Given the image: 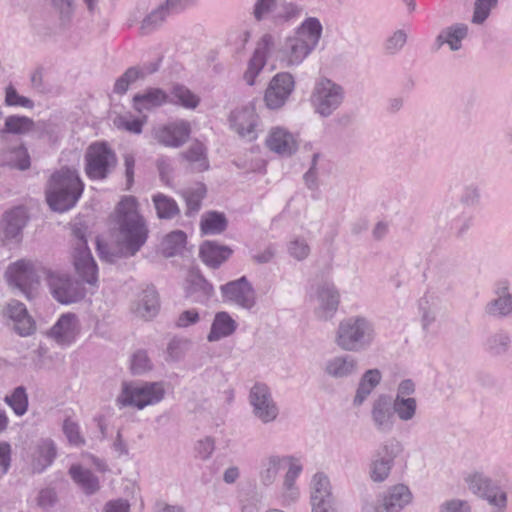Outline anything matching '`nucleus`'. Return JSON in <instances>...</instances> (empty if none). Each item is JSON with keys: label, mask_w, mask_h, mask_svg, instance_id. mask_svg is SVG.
Wrapping results in <instances>:
<instances>
[{"label": "nucleus", "mask_w": 512, "mask_h": 512, "mask_svg": "<svg viewBox=\"0 0 512 512\" xmlns=\"http://www.w3.org/2000/svg\"><path fill=\"white\" fill-rule=\"evenodd\" d=\"M115 221L118 225V251L110 252L105 244L97 241L100 258L109 263L115 262L122 256H134L148 238L146 221L139 213V205L135 197L122 198L116 208Z\"/></svg>", "instance_id": "f257e3e1"}, {"label": "nucleus", "mask_w": 512, "mask_h": 512, "mask_svg": "<svg viewBox=\"0 0 512 512\" xmlns=\"http://www.w3.org/2000/svg\"><path fill=\"white\" fill-rule=\"evenodd\" d=\"M283 469H286V472L280 488V498L281 503L288 506L300 498V489L296 481L303 471V464L299 458L279 454L264 457L260 465L259 479L264 486H271Z\"/></svg>", "instance_id": "f03ea898"}, {"label": "nucleus", "mask_w": 512, "mask_h": 512, "mask_svg": "<svg viewBox=\"0 0 512 512\" xmlns=\"http://www.w3.org/2000/svg\"><path fill=\"white\" fill-rule=\"evenodd\" d=\"M84 185L75 169L63 167L50 178L47 201L50 207L65 212L75 206L82 195Z\"/></svg>", "instance_id": "7ed1b4c3"}, {"label": "nucleus", "mask_w": 512, "mask_h": 512, "mask_svg": "<svg viewBox=\"0 0 512 512\" xmlns=\"http://www.w3.org/2000/svg\"><path fill=\"white\" fill-rule=\"evenodd\" d=\"M376 339L373 322L364 316H350L341 320L335 331V344L346 352L368 350Z\"/></svg>", "instance_id": "20e7f679"}, {"label": "nucleus", "mask_w": 512, "mask_h": 512, "mask_svg": "<svg viewBox=\"0 0 512 512\" xmlns=\"http://www.w3.org/2000/svg\"><path fill=\"white\" fill-rule=\"evenodd\" d=\"M164 396L165 386L163 382H144L142 384L123 382L115 403L120 409L134 407L142 410L147 406L158 404Z\"/></svg>", "instance_id": "39448f33"}, {"label": "nucleus", "mask_w": 512, "mask_h": 512, "mask_svg": "<svg viewBox=\"0 0 512 512\" xmlns=\"http://www.w3.org/2000/svg\"><path fill=\"white\" fill-rule=\"evenodd\" d=\"M414 503V494L404 483H396L381 492L375 502L363 506V512H404Z\"/></svg>", "instance_id": "423d86ee"}, {"label": "nucleus", "mask_w": 512, "mask_h": 512, "mask_svg": "<svg viewBox=\"0 0 512 512\" xmlns=\"http://www.w3.org/2000/svg\"><path fill=\"white\" fill-rule=\"evenodd\" d=\"M345 98L343 87L328 78L316 81L311 93V104L316 113L329 117L336 111Z\"/></svg>", "instance_id": "0eeeda50"}, {"label": "nucleus", "mask_w": 512, "mask_h": 512, "mask_svg": "<svg viewBox=\"0 0 512 512\" xmlns=\"http://www.w3.org/2000/svg\"><path fill=\"white\" fill-rule=\"evenodd\" d=\"M402 453V445L394 439L385 441L372 455L368 465V476L373 483L387 481L395 466V460Z\"/></svg>", "instance_id": "6e6552de"}, {"label": "nucleus", "mask_w": 512, "mask_h": 512, "mask_svg": "<svg viewBox=\"0 0 512 512\" xmlns=\"http://www.w3.org/2000/svg\"><path fill=\"white\" fill-rule=\"evenodd\" d=\"M38 265L36 262L28 259H20L11 263L5 271L7 283L18 289L28 299L33 296V290L38 285Z\"/></svg>", "instance_id": "1a4fd4ad"}, {"label": "nucleus", "mask_w": 512, "mask_h": 512, "mask_svg": "<svg viewBox=\"0 0 512 512\" xmlns=\"http://www.w3.org/2000/svg\"><path fill=\"white\" fill-rule=\"evenodd\" d=\"M116 162L114 152L105 143H93L85 154V173L91 180H103Z\"/></svg>", "instance_id": "9d476101"}, {"label": "nucleus", "mask_w": 512, "mask_h": 512, "mask_svg": "<svg viewBox=\"0 0 512 512\" xmlns=\"http://www.w3.org/2000/svg\"><path fill=\"white\" fill-rule=\"evenodd\" d=\"M416 391V383L412 379H403L398 383L391 401L395 417L400 422L409 423L417 418L419 401Z\"/></svg>", "instance_id": "9b49d317"}, {"label": "nucleus", "mask_w": 512, "mask_h": 512, "mask_svg": "<svg viewBox=\"0 0 512 512\" xmlns=\"http://www.w3.org/2000/svg\"><path fill=\"white\" fill-rule=\"evenodd\" d=\"M310 301L316 317L320 320L331 319L338 309L340 295L332 281H321L311 287Z\"/></svg>", "instance_id": "f8f14e48"}, {"label": "nucleus", "mask_w": 512, "mask_h": 512, "mask_svg": "<svg viewBox=\"0 0 512 512\" xmlns=\"http://www.w3.org/2000/svg\"><path fill=\"white\" fill-rule=\"evenodd\" d=\"M249 403L253 416L263 424L272 423L279 416V407L270 388L264 383H256L251 387Z\"/></svg>", "instance_id": "ddd939ff"}, {"label": "nucleus", "mask_w": 512, "mask_h": 512, "mask_svg": "<svg viewBox=\"0 0 512 512\" xmlns=\"http://www.w3.org/2000/svg\"><path fill=\"white\" fill-rule=\"evenodd\" d=\"M73 265L74 268L88 284H95L98 279V268L91 251L87 246V240L80 229L74 230Z\"/></svg>", "instance_id": "4468645a"}, {"label": "nucleus", "mask_w": 512, "mask_h": 512, "mask_svg": "<svg viewBox=\"0 0 512 512\" xmlns=\"http://www.w3.org/2000/svg\"><path fill=\"white\" fill-rule=\"evenodd\" d=\"M47 284L54 299L62 304L75 303L85 295L82 285L66 274L48 272Z\"/></svg>", "instance_id": "2eb2a0df"}, {"label": "nucleus", "mask_w": 512, "mask_h": 512, "mask_svg": "<svg viewBox=\"0 0 512 512\" xmlns=\"http://www.w3.org/2000/svg\"><path fill=\"white\" fill-rule=\"evenodd\" d=\"M220 291L223 300L227 303L246 310H251L256 305L255 290L245 276L222 285Z\"/></svg>", "instance_id": "dca6fc26"}, {"label": "nucleus", "mask_w": 512, "mask_h": 512, "mask_svg": "<svg viewBox=\"0 0 512 512\" xmlns=\"http://www.w3.org/2000/svg\"><path fill=\"white\" fill-rule=\"evenodd\" d=\"M295 87L293 76L288 72L277 73L269 82L264 94L266 106L271 110L285 105Z\"/></svg>", "instance_id": "f3484780"}, {"label": "nucleus", "mask_w": 512, "mask_h": 512, "mask_svg": "<svg viewBox=\"0 0 512 512\" xmlns=\"http://www.w3.org/2000/svg\"><path fill=\"white\" fill-rule=\"evenodd\" d=\"M229 123L242 138L252 141L258 137L260 119L252 103L233 110L229 116Z\"/></svg>", "instance_id": "a211bd4d"}, {"label": "nucleus", "mask_w": 512, "mask_h": 512, "mask_svg": "<svg viewBox=\"0 0 512 512\" xmlns=\"http://www.w3.org/2000/svg\"><path fill=\"white\" fill-rule=\"evenodd\" d=\"M370 419L374 429L388 434L395 426V413L391 397L387 394L377 395L371 402Z\"/></svg>", "instance_id": "6ab92c4d"}, {"label": "nucleus", "mask_w": 512, "mask_h": 512, "mask_svg": "<svg viewBox=\"0 0 512 512\" xmlns=\"http://www.w3.org/2000/svg\"><path fill=\"white\" fill-rule=\"evenodd\" d=\"M274 47V38L270 34H265L258 41L257 46L248 60L247 68L243 73V80L249 86L256 84V79L264 69L268 54Z\"/></svg>", "instance_id": "aec40b11"}, {"label": "nucleus", "mask_w": 512, "mask_h": 512, "mask_svg": "<svg viewBox=\"0 0 512 512\" xmlns=\"http://www.w3.org/2000/svg\"><path fill=\"white\" fill-rule=\"evenodd\" d=\"M484 312L494 318H506L512 315V292L508 280L495 283L493 297L485 304Z\"/></svg>", "instance_id": "412c9836"}, {"label": "nucleus", "mask_w": 512, "mask_h": 512, "mask_svg": "<svg viewBox=\"0 0 512 512\" xmlns=\"http://www.w3.org/2000/svg\"><path fill=\"white\" fill-rule=\"evenodd\" d=\"M265 144L267 148L283 157L293 155L299 147L296 134L283 126H273L267 133Z\"/></svg>", "instance_id": "4be33fe9"}, {"label": "nucleus", "mask_w": 512, "mask_h": 512, "mask_svg": "<svg viewBox=\"0 0 512 512\" xmlns=\"http://www.w3.org/2000/svg\"><path fill=\"white\" fill-rule=\"evenodd\" d=\"M191 133L190 123L186 120H176L154 129V138L162 145L171 148L182 146Z\"/></svg>", "instance_id": "5701e85b"}, {"label": "nucleus", "mask_w": 512, "mask_h": 512, "mask_svg": "<svg viewBox=\"0 0 512 512\" xmlns=\"http://www.w3.org/2000/svg\"><path fill=\"white\" fill-rule=\"evenodd\" d=\"M323 370L332 379H347L357 374L359 362L351 354H340L326 360Z\"/></svg>", "instance_id": "b1692460"}, {"label": "nucleus", "mask_w": 512, "mask_h": 512, "mask_svg": "<svg viewBox=\"0 0 512 512\" xmlns=\"http://www.w3.org/2000/svg\"><path fill=\"white\" fill-rule=\"evenodd\" d=\"M79 324L76 316L71 313L63 314L50 330V337L59 345L69 346L77 338Z\"/></svg>", "instance_id": "393cba45"}, {"label": "nucleus", "mask_w": 512, "mask_h": 512, "mask_svg": "<svg viewBox=\"0 0 512 512\" xmlns=\"http://www.w3.org/2000/svg\"><path fill=\"white\" fill-rule=\"evenodd\" d=\"M57 455L55 443L51 439H41L31 452L30 466L34 473H41L46 470Z\"/></svg>", "instance_id": "a878e982"}, {"label": "nucleus", "mask_w": 512, "mask_h": 512, "mask_svg": "<svg viewBox=\"0 0 512 512\" xmlns=\"http://www.w3.org/2000/svg\"><path fill=\"white\" fill-rule=\"evenodd\" d=\"M315 49L295 38H286L282 47L281 61L286 67L299 66Z\"/></svg>", "instance_id": "bb28decb"}, {"label": "nucleus", "mask_w": 512, "mask_h": 512, "mask_svg": "<svg viewBox=\"0 0 512 512\" xmlns=\"http://www.w3.org/2000/svg\"><path fill=\"white\" fill-rule=\"evenodd\" d=\"M6 314L13 321L14 329L20 336H29L34 332L35 322L23 303L17 300L10 301L6 308Z\"/></svg>", "instance_id": "cd10ccee"}, {"label": "nucleus", "mask_w": 512, "mask_h": 512, "mask_svg": "<svg viewBox=\"0 0 512 512\" xmlns=\"http://www.w3.org/2000/svg\"><path fill=\"white\" fill-rule=\"evenodd\" d=\"M169 102V94L161 88H147L133 97V108L143 113L163 106Z\"/></svg>", "instance_id": "c85d7f7f"}, {"label": "nucleus", "mask_w": 512, "mask_h": 512, "mask_svg": "<svg viewBox=\"0 0 512 512\" xmlns=\"http://www.w3.org/2000/svg\"><path fill=\"white\" fill-rule=\"evenodd\" d=\"M468 31V25L464 23H455L442 29L435 40L437 49L447 45L451 51H459L468 36Z\"/></svg>", "instance_id": "c756f323"}, {"label": "nucleus", "mask_w": 512, "mask_h": 512, "mask_svg": "<svg viewBox=\"0 0 512 512\" xmlns=\"http://www.w3.org/2000/svg\"><path fill=\"white\" fill-rule=\"evenodd\" d=\"M27 216L22 208H15L4 215L3 233L7 241L18 242L21 239V232L26 225Z\"/></svg>", "instance_id": "7c9ffc66"}, {"label": "nucleus", "mask_w": 512, "mask_h": 512, "mask_svg": "<svg viewBox=\"0 0 512 512\" xmlns=\"http://www.w3.org/2000/svg\"><path fill=\"white\" fill-rule=\"evenodd\" d=\"M322 32L323 27L320 20L316 17H308L295 29L293 36L315 49L319 44Z\"/></svg>", "instance_id": "2f4dec72"}, {"label": "nucleus", "mask_w": 512, "mask_h": 512, "mask_svg": "<svg viewBox=\"0 0 512 512\" xmlns=\"http://www.w3.org/2000/svg\"><path fill=\"white\" fill-rule=\"evenodd\" d=\"M159 310L158 294L153 287L143 290L134 304V313L146 320L155 317Z\"/></svg>", "instance_id": "473e14b6"}, {"label": "nucleus", "mask_w": 512, "mask_h": 512, "mask_svg": "<svg viewBox=\"0 0 512 512\" xmlns=\"http://www.w3.org/2000/svg\"><path fill=\"white\" fill-rule=\"evenodd\" d=\"M237 329L236 321L229 313L221 311L215 314L212 321L210 332L207 335L209 342H217L223 338L231 336Z\"/></svg>", "instance_id": "72a5a7b5"}, {"label": "nucleus", "mask_w": 512, "mask_h": 512, "mask_svg": "<svg viewBox=\"0 0 512 512\" xmlns=\"http://www.w3.org/2000/svg\"><path fill=\"white\" fill-rule=\"evenodd\" d=\"M381 379L382 374L378 369L367 370L360 378L353 398V405L356 407L361 406L368 399L373 390L380 384Z\"/></svg>", "instance_id": "f704fd0d"}, {"label": "nucleus", "mask_w": 512, "mask_h": 512, "mask_svg": "<svg viewBox=\"0 0 512 512\" xmlns=\"http://www.w3.org/2000/svg\"><path fill=\"white\" fill-rule=\"evenodd\" d=\"M231 253V249L227 246L219 245L212 241H206L200 247L202 261L212 268L219 267L230 257Z\"/></svg>", "instance_id": "c9c22d12"}, {"label": "nucleus", "mask_w": 512, "mask_h": 512, "mask_svg": "<svg viewBox=\"0 0 512 512\" xmlns=\"http://www.w3.org/2000/svg\"><path fill=\"white\" fill-rule=\"evenodd\" d=\"M463 481L467 488L475 495L482 497L492 489L493 480L481 469H472L463 474Z\"/></svg>", "instance_id": "e433bc0d"}, {"label": "nucleus", "mask_w": 512, "mask_h": 512, "mask_svg": "<svg viewBox=\"0 0 512 512\" xmlns=\"http://www.w3.org/2000/svg\"><path fill=\"white\" fill-rule=\"evenodd\" d=\"M334 498L330 478L324 472L318 471L312 475L309 483V500H327Z\"/></svg>", "instance_id": "4c0bfd02"}, {"label": "nucleus", "mask_w": 512, "mask_h": 512, "mask_svg": "<svg viewBox=\"0 0 512 512\" xmlns=\"http://www.w3.org/2000/svg\"><path fill=\"white\" fill-rule=\"evenodd\" d=\"M168 103L181 106L187 110H194L200 104V97L188 87L176 83L170 90Z\"/></svg>", "instance_id": "58836bf2"}, {"label": "nucleus", "mask_w": 512, "mask_h": 512, "mask_svg": "<svg viewBox=\"0 0 512 512\" xmlns=\"http://www.w3.org/2000/svg\"><path fill=\"white\" fill-rule=\"evenodd\" d=\"M69 474L86 494H93L98 491L100 487L99 480L90 470L75 464L70 467Z\"/></svg>", "instance_id": "ea45409f"}, {"label": "nucleus", "mask_w": 512, "mask_h": 512, "mask_svg": "<svg viewBox=\"0 0 512 512\" xmlns=\"http://www.w3.org/2000/svg\"><path fill=\"white\" fill-rule=\"evenodd\" d=\"M182 155L194 171L202 172L209 168L207 147L202 142H193Z\"/></svg>", "instance_id": "a19ab883"}, {"label": "nucleus", "mask_w": 512, "mask_h": 512, "mask_svg": "<svg viewBox=\"0 0 512 512\" xmlns=\"http://www.w3.org/2000/svg\"><path fill=\"white\" fill-rule=\"evenodd\" d=\"M152 201L160 219H173L180 213L177 202L163 193H156L152 196Z\"/></svg>", "instance_id": "79ce46f5"}, {"label": "nucleus", "mask_w": 512, "mask_h": 512, "mask_svg": "<svg viewBox=\"0 0 512 512\" xmlns=\"http://www.w3.org/2000/svg\"><path fill=\"white\" fill-rule=\"evenodd\" d=\"M34 122L27 116L11 115L4 121V126L0 130L2 137L5 134L23 135L30 132L33 128Z\"/></svg>", "instance_id": "37998d69"}, {"label": "nucleus", "mask_w": 512, "mask_h": 512, "mask_svg": "<svg viewBox=\"0 0 512 512\" xmlns=\"http://www.w3.org/2000/svg\"><path fill=\"white\" fill-rule=\"evenodd\" d=\"M227 227L225 216L218 212H209L201 218V231L206 235L222 233Z\"/></svg>", "instance_id": "c03bdc74"}, {"label": "nucleus", "mask_w": 512, "mask_h": 512, "mask_svg": "<svg viewBox=\"0 0 512 512\" xmlns=\"http://www.w3.org/2000/svg\"><path fill=\"white\" fill-rule=\"evenodd\" d=\"M186 243V234L181 230L172 231L167 234L161 242L162 253L166 257L178 254Z\"/></svg>", "instance_id": "a18cd8bd"}, {"label": "nucleus", "mask_w": 512, "mask_h": 512, "mask_svg": "<svg viewBox=\"0 0 512 512\" xmlns=\"http://www.w3.org/2000/svg\"><path fill=\"white\" fill-rule=\"evenodd\" d=\"M156 69V67L147 71L136 67L127 69L126 72L116 80L114 92L117 94H124L131 84L136 82L138 79H143L147 74L154 72Z\"/></svg>", "instance_id": "49530a36"}, {"label": "nucleus", "mask_w": 512, "mask_h": 512, "mask_svg": "<svg viewBox=\"0 0 512 512\" xmlns=\"http://www.w3.org/2000/svg\"><path fill=\"white\" fill-rule=\"evenodd\" d=\"M205 193L206 188L201 183H198L194 187L188 188L183 191V197L187 205L186 214L188 216H191L199 211Z\"/></svg>", "instance_id": "de8ad7c7"}, {"label": "nucleus", "mask_w": 512, "mask_h": 512, "mask_svg": "<svg viewBox=\"0 0 512 512\" xmlns=\"http://www.w3.org/2000/svg\"><path fill=\"white\" fill-rule=\"evenodd\" d=\"M511 339L507 332L498 331L491 334L485 341L486 349L493 355H503L510 347Z\"/></svg>", "instance_id": "09e8293b"}, {"label": "nucleus", "mask_w": 512, "mask_h": 512, "mask_svg": "<svg viewBox=\"0 0 512 512\" xmlns=\"http://www.w3.org/2000/svg\"><path fill=\"white\" fill-rule=\"evenodd\" d=\"M408 30L397 29L387 36L383 43L384 52L387 55H397L406 45Z\"/></svg>", "instance_id": "8fccbe9b"}, {"label": "nucleus", "mask_w": 512, "mask_h": 512, "mask_svg": "<svg viewBox=\"0 0 512 512\" xmlns=\"http://www.w3.org/2000/svg\"><path fill=\"white\" fill-rule=\"evenodd\" d=\"M499 0H475L471 22L482 25L490 17L491 12L497 8Z\"/></svg>", "instance_id": "3c124183"}, {"label": "nucleus", "mask_w": 512, "mask_h": 512, "mask_svg": "<svg viewBox=\"0 0 512 512\" xmlns=\"http://www.w3.org/2000/svg\"><path fill=\"white\" fill-rule=\"evenodd\" d=\"M170 14L166 11L164 6L160 5L155 10L151 11L141 22V32L149 34L156 30L161 24L169 17Z\"/></svg>", "instance_id": "603ef678"}, {"label": "nucleus", "mask_w": 512, "mask_h": 512, "mask_svg": "<svg viewBox=\"0 0 512 512\" xmlns=\"http://www.w3.org/2000/svg\"><path fill=\"white\" fill-rule=\"evenodd\" d=\"M5 402L17 416H22L28 409V396L24 387H16L11 395L5 397Z\"/></svg>", "instance_id": "864d4df0"}, {"label": "nucleus", "mask_w": 512, "mask_h": 512, "mask_svg": "<svg viewBox=\"0 0 512 512\" xmlns=\"http://www.w3.org/2000/svg\"><path fill=\"white\" fill-rule=\"evenodd\" d=\"M4 161L6 164L16 167L20 170H25L30 166V158L25 147L19 146L8 151L5 155Z\"/></svg>", "instance_id": "5fc2aeb1"}, {"label": "nucleus", "mask_w": 512, "mask_h": 512, "mask_svg": "<svg viewBox=\"0 0 512 512\" xmlns=\"http://www.w3.org/2000/svg\"><path fill=\"white\" fill-rule=\"evenodd\" d=\"M288 254L297 261H303L310 255L311 249L303 237H294L287 243Z\"/></svg>", "instance_id": "6e6d98bb"}, {"label": "nucleus", "mask_w": 512, "mask_h": 512, "mask_svg": "<svg viewBox=\"0 0 512 512\" xmlns=\"http://www.w3.org/2000/svg\"><path fill=\"white\" fill-rule=\"evenodd\" d=\"M190 347V341L187 339H172L167 346L166 360L169 362H178L184 358Z\"/></svg>", "instance_id": "4d7b16f0"}, {"label": "nucleus", "mask_w": 512, "mask_h": 512, "mask_svg": "<svg viewBox=\"0 0 512 512\" xmlns=\"http://www.w3.org/2000/svg\"><path fill=\"white\" fill-rule=\"evenodd\" d=\"M302 9L292 2H282L278 5L274 19L278 21H291L301 16Z\"/></svg>", "instance_id": "13d9d810"}, {"label": "nucleus", "mask_w": 512, "mask_h": 512, "mask_svg": "<svg viewBox=\"0 0 512 512\" xmlns=\"http://www.w3.org/2000/svg\"><path fill=\"white\" fill-rule=\"evenodd\" d=\"M280 0H257L253 7V15L254 17L260 21L268 16L274 14L277 11Z\"/></svg>", "instance_id": "bf43d9fd"}, {"label": "nucleus", "mask_w": 512, "mask_h": 512, "mask_svg": "<svg viewBox=\"0 0 512 512\" xmlns=\"http://www.w3.org/2000/svg\"><path fill=\"white\" fill-rule=\"evenodd\" d=\"M130 368L133 374L141 375L152 369V363L143 350L135 352L131 358Z\"/></svg>", "instance_id": "052dcab7"}, {"label": "nucleus", "mask_w": 512, "mask_h": 512, "mask_svg": "<svg viewBox=\"0 0 512 512\" xmlns=\"http://www.w3.org/2000/svg\"><path fill=\"white\" fill-rule=\"evenodd\" d=\"M5 104L7 106H20L31 109L34 106L32 100L22 95H19L13 86H8L5 91Z\"/></svg>", "instance_id": "680f3d73"}, {"label": "nucleus", "mask_w": 512, "mask_h": 512, "mask_svg": "<svg viewBox=\"0 0 512 512\" xmlns=\"http://www.w3.org/2000/svg\"><path fill=\"white\" fill-rule=\"evenodd\" d=\"M144 122H145V120H141L138 118H132V117L126 116V115L118 116L114 120V124L118 128L125 129V130L135 133V134L141 133Z\"/></svg>", "instance_id": "e2e57ef3"}, {"label": "nucleus", "mask_w": 512, "mask_h": 512, "mask_svg": "<svg viewBox=\"0 0 512 512\" xmlns=\"http://www.w3.org/2000/svg\"><path fill=\"white\" fill-rule=\"evenodd\" d=\"M481 498L486 499L489 504L499 509H504L507 506V493L500 489L498 485H493L492 489L486 492Z\"/></svg>", "instance_id": "0e129e2a"}, {"label": "nucleus", "mask_w": 512, "mask_h": 512, "mask_svg": "<svg viewBox=\"0 0 512 512\" xmlns=\"http://www.w3.org/2000/svg\"><path fill=\"white\" fill-rule=\"evenodd\" d=\"M472 224V217L469 213L463 211L454 217L451 221V230L457 235H464Z\"/></svg>", "instance_id": "69168bd1"}, {"label": "nucleus", "mask_w": 512, "mask_h": 512, "mask_svg": "<svg viewBox=\"0 0 512 512\" xmlns=\"http://www.w3.org/2000/svg\"><path fill=\"white\" fill-rule=\"evenodd\" d=\"M63 431L71 444L77 446L84 443V439L80 434L79 425L76 422L70 419L65 420L63 424Z\"/></svg>", "instance_id": "338daca9"}, {"label": "nucleus", "mask_w": 512, "mask_h": 512, "mask_svg": "<svg viewBox=\"0 0 512 512\" xmlns=\"http://www.w3.org/2000/svg\"><path fill=\"white\" fill-rule=\"evenodd\" d=\"M276 254L277 246L271 243L255 251V253L252 255V259L258 264H266L271 262L275 258Z\"/></svg>", "instance_id": "774afa93"}]
</instances>
